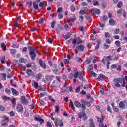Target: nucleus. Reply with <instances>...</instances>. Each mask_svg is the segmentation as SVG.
<instances>
[{
	"label": "nucleus",
	"instance_id": "nucleus-1",
	"mask_svg": "<svg viewBox=\"0 0 127 127\" xmlns=\"http://www.w3.org/2000/svg\"><path fill=\"white\" fill-rule=\"evenodd\" d=\"M114 82L116 87H117V88H120V87H121V84H122V87H125V86H126V81H125L124 78H115L114 79Z\"/></svg>",
	"mask_w": 127,
	"mask_h": 127
},
{
	"label": "nucleus",
	"instance_id": "nucleus-2",
	"mask_svg": "<svg viewBox=\"0 0 127 127\" xmlns=\"http://www.w3.org/2000/svg\"><path fill=\"white\" fill-rule=\"evenodd\" d=\"M29 50L30 52V56L32 60H34L35 57H36V54H35V49L33 47L30 46L29 47Z\"/></svg>",
	"mask_w": 127,
	"mask_h": 127
},
{
	"label": "nucleus",
	"instance_id": "nucleus-3",
	"mask_svg": "<svg viewBox=\"0 0 127 127\" xmlns=\"http://www.w3.org/2000/svg\"><path fill=\"white\" fill-rule=\"evenodd\" d=\"M81 102L82 103V110H86V105L88 107H90L91 106V103L90 102H86L85 100L81 99Z\"/></svg>",
	"mask_w": 127,
	"mask_h": 127
},
{
	"label": "nucleus",
	"instance_id": "nucleus-4",
	"mask_svg": "<svg viewBox=\"0 0 127 127\" xmlns=\"http://www.w3.org/2000/svg\"><path fill=\"white\" fill-rule=\"evenodd\" d=\"M127 106V100H124L121 101L119 103V107L120 109H125L126 107Z\"/></svg>",
	"mask_w": 127,
	"mask_h": 127
},
{
	"label": "nucleus",
	"instance_id": "nucleus-5",
	"mask_svg": "<svg viewBox=\"0 0 127 127\" xmlns=\"http://www.w3.org/2000/svg\"><path fill=\"white\" fill-rule=\"evenodd\" d=\"M78 118H79V119H81L82 118H83V121H84V122H86V121H87V115H86L85 113L80 112L79 113Z\"/></svg>",
	"mask_w": 127,
	"mask_h": 127
},
{
	"label": "nucleus",
	"instance_id": "nucleus-6",
	"mask_svg": "<svg viewBox=\"0 0 127 127\" xmlns=\"http://www.w3.org/2000/svg\"><path fill=\"white\" fill-rule=\"evenodd\" d=\"M55 125H58L59 127H63V122L60 119L57 118L55 119Z\"/></svg>",
	"mask_w": 127,
	"mask_h": 127
},
{
	"label": "nucleus",
	"instance_id": "nucleus-7",
	"mask_svg": "<svg viewBox=\"0 0 127 127\" xmlns=\"http://www.w3.org/2000/svg\"><path fill=\"white\" fill-rule=\"evenodd\" d=\"M76 49H77V50H78V51H79V52L84 51V50H85V46H84V45H83V44L78 45L76 46Z\"/></svg>",
	"mask_w": 127,
	"mask_h": 127
},
{
	"label": "nucleus",
	"instance_id": "nucleus-8",
	"mask_svg": "<svg viewBox=\"0 0 127 127\" xmlns=\"http://www.w3.org/2000/svg\"><path fill=\"white\" fill-rule=\"evenodd\" d=\"M122 14L123 15V17L125 18L126 16H127V14L126 13V11L125 10L121 9L117 11V14L119 15V14Z\"/></svg>",
	"mask_w": 127,
	"mask_h": 127
},
{
	"label": "nucleus",
	"instance_id": "nucleus-9",
	"mask_svg": "<svg viewBox=\"0 0 127 127\" xmlns=\"http://www.w3.org/2000/svg\"><path fill=\"white\" fill-rule=\"evenodd\" d=\"M39 64H40V66L43 68V69H45L46 68V65L45 64V63L43 61H42V59H40L39 60Z\"/></svg>",
	"mask_w": 127,
	"mask_h": 127
},
{
	"label": "nucleus",
	"instance_id": "nucleus-10",
	"mask_svg": "<svg viewBox=\"0 0 127 127\" xmlns=\"http://www.w3.org/2000/svg\"><path fill=\"white\" fill-rule=\"evenodd\" d=\"M72 43L73 44H76V43H77V44H81V43H82V40L80 38H78V40L77 38L73 39Z\"/></svg>",
	"mask_w": 127,
	"mask_h": 127
},
{
	"label": "nucleus",
	"instance_id": "nucleus-11",
	"mask_svg": "<svg viewBox=\"0 0 127 127\" xmlns=\"http://www.w3.org/2000/svg\"><path fill=\"white\" fill-rule=\"evenodd\" d=\"M16 110L18 113L20 112H22L23 111V107H22L21 104H17L16 106Z\"/></svg>",
	"mask_w": 127,
	"mask_h": 127
},
{
	"label": "nucleus",
	"instance_id": "nucleus-12",
	"mask_svg": "<svg viewBox=\"0 0 127 127\" xmlns=\"http://www.w3.org/2000/svg\"><path fill=\"white\" fill-rule=\"evenodd\" d=\"M21 101L22 104H28V100L26 99V98L24 96H22L21 97Z\"/></svg>",
	"mask_w": 127,
	"mask_h": 127
},
{
	"label": "nucleus",
	"instance_id": "nucleus-13",
	"mask_svg": "<svg viewBox=\"0 0 127 127\" xmlns=\"http://www.w3.org/2000/svg\"><path fill=\"white\" fill-rule=\"evenodd\" d=\"M98 79L99 81H105V79H106V76H105V75L101 74L98 76Z\"/></svg>",
	"mask_w": 127,
	"mask_h": 127
},
{
	"label": "nucleus",
	"instance_id": "nucleus-14",
	"mask_svg": "<svg viewBox=\"0 0 127 127\" xmlns=\"http://www.w3.org/2000/svg\"><path fill=\"white\" fill-rule=\"evenodd\" d=\"M74 104L76 108H81V107H82V104L81 103H80V102L78 101H75Z\"/></svg>",
	"mask_w": 127,
	"mask_h": 127
},
{
	"label": "nucleus",
	"instance_id": "nucleus-15",
	"mask_svg": "<svg viewBox=\"0 0 127 127\" xmlns=\"http://www.w3.org/2000/svg\"><path fill=\"white\" fill-rule=\"evenodd\" d=\"M109 23L111 26H115L116 21L114 19H110L109 21Z\"/></svg>",
	"mask_w": 127,
	"mask_h": 127
},
{
	"label": "nucleus",
	"instance_id": "nucleus-16",
	"mask_svg": "<svg viewBox=\"0 0 127 127\" xmlns=\"http://www.w3.org/2000/svg\"><path fill=\"white\" fill-rule=\"evenodd\" d=\"M101 116L102 118H99L97 119L98 122L100 123V124L103 123V122H104V120H105V116L103 115Z\"/></svg>",
	"mask_w": 127,
	"mask_h": 127
},
{
	"label": "nucleus",
	"instance_id": "nucleus-17",
	"mask_svg": "<svg viewBox=\"0 0 127 127\" xmlns=\"http://www.w3.org/2000/svg\"><path fill=\"white\" fill-rule=\"evenodd\" d=\"M90 127H95V122H94V120L93 119L90 118Z\"/></svg>",
	"mask_w": 127,
	"mask_h": 127
},
{
	"label": "nucleus",
	"instance_id": "nucleus-18",
	"mask_svg": "<svg viewBox=\"0 0 127 127\" xmlns=\"http://www.w3.org/2000/svg\"><path fill=\"white\" fill-rule=\"evenodd\" d=\"M12 94L14 96H18V92L14 88H11Z\"/></svg>",
	"mask_w": 127,
	"mask_h": 127
},
{
	"label": "nucleus",
	"instance_id": "nucleus-19",
	"mask_svg": "<svg viewBox=\"0 0 127 127\" xmlns=\"http://www.w3.org/2000/svg\"><path fill=\"white\" fill-rule=\"evenodd\" d=\"M11 102L13 105V107H15V106H16V99L13 98L11 99Z\"/></svg>",
	"mask_w": 127,
	"mask_h": 127
},
{
	"label": "nucleus",
	"instance_id": "nucleus-20",
	"mask_svg": "<svg viewBox=\"0 0 127 127\" xmlns=\"http://www.w3.org/2000/svg\"><path fill=\"white\" fill-rule=\"evenodd\" d=\"M32 86L34 87L35 89H38V83L36 81H34L33 83H32Z\"/></svg>",
	"mask_w": 127,
	"mask_h": 127
},
{
	"label": "nucleus",
	"instance_id": "nucleus-21",
	"mask_svg": "<svg viewBox=\"0 0 127 127\" xmlns=\"http://www.w3.org/2000/svg\"><path fill=\"white\" fill-rule=\"evenodd\" d=\"M87 10H88V8H85L83 10H81V11H80L79 14H81L82 15H84V14H85V12H86Z\"/></svg>",
	"mask_w": 127,
	"mask_h": 127
},
{
	"label": "nucleus",
	"instance_id": "nucleus-22",
	"mask_svg": "<svg viewBox=\"0 0 127 127\" xmlns=\"http://www.w3.org/2000/svg\"><path fill=\"white\" fill-rule=\"evenodd\" d=\"M26 73L28 74L29 76H31V75L33 74V72H32V70H31L30 69H27L26 70Z\"/></svg>",
	"mask_w": 127,
	"mask_h": 127
},
{
	"label": "nucleus",
	"instance_id": "nucleus-23",
	"mask_svg": "<svg viewBox=\"0 0 127 127\" xmlns=\"http://www.w3.org/2000/svg\"><path fill=\"white\" fill-rule=\"evenodd\" d=\"M2 80V81L6 80V74L2 73L1 74Z\"/></svg>",
	"mask_w": 127,
	"mask_h": 127
},
{
	"label": "nucleus",
	"instance_id": "nucleus-24",
	"mask_svg": "<svg viewBox=\"0 0 127 127\" xmlns=\"http://www.w3.org/2000/svg\"><path fill=\"white\" fill-rule=\"evenodd\" d=\"M3 118H4V119L2 121L3 123H4V122H8V121H9V117L6 116H4Z\"/></svg>",
	"mask_w": 127,
	"mask_h": 127
},
{
	"label": "nucleus",
	"instance_id": "nucleus-25",
	"mask_svg": "<svg viewBox=\"0 0 127 127\" xmlns=\"http://www.w3.org/2000/svg\"><path fill=\"white\" fill-rule=\"evenodd\" d=\"M33 6L35 9H38V4L36 2H34L33 3Z\"/></svg>",
	"mask_w": 127,
	"mask_h": 127
},
{
	"label": "nucleus",
	"instance_id": "nucleus-26",
	"mask_svg": "<svg viewBox=\"0 0 127 127\" xmlns=\"http://www.w3.org/2000/svg\"><path fill=\"white\" fill-rule=\"evenodd\" d=\"M78 76L80 80H83V76H84V74L83 73V72H79Z\"/></svg>",
	"mask_w": 127,
	"mask_h": 127
},
{
	"label": "nucleus",
	"instance_id": "nucleus-27",
	"mask_svg": "<svg viewBox=\"0 0 127 127\" xmlns=\"http://www.w3.org/2000/svg\"><path fill=\"white\" fill-rule=\"evenodd\" d=\"M18 65L21 69H22L23 70V71H25L26 70V67L23 66V65H22V64H18Z\"/></svg>",
	"mask_w": 127,
	"mask_h": 127
},
{
	"label": "nucleus",
	"instance_id": "nucleus-28",
	"mask_svg": "<svg viewBox=\"0 0 127 127\" xmlns=\"http://www.w3.org/2000/svg\"><path fill=\"white\" fill-rule=\"evenodd\" d=\"M1 48H2L4 51H5V50H6V46H5V44L2 43L1 44Z\"/></svg>",
	"mask_w": 127,
	"mask_h": 127
},
{
	"label": "nucleus",
	"instance_id": "nucleus-29",
	"mask_svg": "<svg viewBox=\"0 0 127 127\" xmlns=\"http://www.w3.org/2000/svg\"><path fill=\"white\" fill-rule=\"evenodd\" d=\"M39 6H40V7H41L43 9H44V8H45V6H46L44 5V4L43 2H40L39 4Z\"/></svg>",
	"mask_w": 127,
	"mask_h": 127
},
{
	"label": "nucleus",
	"instance_id": "nucleus-30",
	"mask_svg": "<svg viewBox=\"0 0 127 127\" xmlns=\"http://www.w3.org/2000/svg\"><path fill=\"white\" fill-rule=\"evenodd\" d=\"M70 104H71V108L72 109L73 111L75 112V106H74V103L72 100H70Z\"/></svg>",
	"mask_w": 127,
	"mask_h": 127
},
{
	"label": "nucleus",
	"instance_id": "nucleus-31",
	"mask_svg": "<svg viewBox=\"0 0 127 127\" xmlns=\"http://www.w3.org/2000/svg\"><path fill=\"white\" fill-rule=\"evenodd\" d=\"M93 11L94 12H95L96 14H100L101 13V12L100 11V9H94Z\"/></svg>",
	"mask_w": 127,
	"mask_h": 127
},
{
	"label": "nucleus",
	"instance_id": "nucleus-32",
	"mask_svg": "<svg viewBox=\"0 0 127 127\" xmlns=\"http://www.w3.org/2000/svg\"><path fill=\"white\" fill-rule=\"evenodd\" d=\"M99 47H100V41H97V45H96L95 49L96 50H98V49H99Z\"/></svg>",
	"mask_w": 127,
	"mask_h": 127
},
{
	"label": "nucleus",
	"instance_id": "nucleus-33",
	"mask_svg": "<svg viewBox=\"0 0 127 127\" xmlns=\"http://www.w3.org/2000/svg\"><path fill=\"white\" fill-rule=\"evenodd\" d=\"M2 98L3 100H5L6 101H8V100H10V97H7L6 96H4V95L2 96Z\"/></svg>",
	"mask_w": 127,
	"mask_h": 127
},
{
	"label": "nucleus",
	"instance_id": "nucleus-34",
	"mask_svg": "<svg viewBox=\"0 0 127 127\" xmlns=\"http://www.w3.org/2000/svg\"><path fill=\"white\" fill-rule=\"evenodd\" d=\"M93 5L95 6H98V5H100V4L99 3V2L94 0L93 1Z\"/></svg>",
	"mask_w": 127,
	"mask_h": 127
},
{
	"label": "nucleus",
	"instance_id": "nucleus-35",
	"mask_svg": "<svg viewBox=\"0 0 127 127\" xmlns=\"http://www.w3.org/2000/svg\"><path fill=\"white\" fill-rule=\"evenodd\" d=\"M47 94H46V92H44L40 94V98H42V97H45V96H47Z\"/></svg>",
	"mask_w": 127,
	"mask_h": 127
},
{
	"label": "nucleus",
	"instance_id": "nucleus-36",
	"mask_svg": "<svg viewBox=\"0 0 127 127\" xmlns=\"http://www.w3.org/2000/svg\"><path fill=\"white\" fill-rule=\"evenodd\" d=\"M10 51L12 54H15L16 53V50L15 49H10Z\"/></svg>",
	"mask_w": 127,
	"mask_h": 127
},
{
	"label": "nucleus",
	"instance_id": "nucleus-37",
	"mask_svg": "<svg viewBox=\"0 0 127 127\" xmlns=\"http://www.w3.org/2000/svg\"><path fill=\"white\" fill-rule=\"evenodd\" d=\"M115 44H116L118 47H120V45H121V43H120V41H116L115 42Z\"/></svg>",
	"mask_w": 127,
	"mask_h": 127
},
{
	"label": "nucleus",
	"instance_id": "nucleus-38",
	"mask_svg": "<svg viewBox=\"0 0 127 127\" xmlns=\"http://www.w3.org/2000/svg\"><path fill=\"white\" fill-rule=\"evenodd\" d=\"M58 16L59 17V19H61L62 18H63L64 16L62 14V13H59L58 15Z\"/></svg>",
	"mask_w": 127,
	"mask_h": 127
},
{
	"label": "nucleus",
	"instance_id": "nucleus-39",
	"mask_svg": "<svg viewBox=\"0 0 127 127\" xmlns=\"http://www.w3.org/2000/svg\"><path fill=\"white\" fill-rule=\"evenodd\" d=\"M117 6L119 8H121V7H122V6H123V3L122 2H119L118 3V4H117Z\"/></svg>",
	"mask_w": 127,
	"mask_h": 127
},
{
	"label": "nucleus",
	"instance_id": "nucleus-40",
	"mask_svg": "<svg viewBox=\"0 0 127 127\" xmlns=\"http://www.w3.org/2000/svg\"><path fill=\"white\" fill-rule=\"evenodd\" d=\"M71 11H72L73 12H74V11H75V10H76V8H75V6L74 5H72L71 6Z\"/></svg>",
	"mask_w": 127,
	"mask_h": 127
},
{
	"label": "nucleus",
	"instance_id": "nucleus-41",
	"mask_svg": "<svg viewBox=\"0 0 127 127\" xmlns=\"http://www.w3.org/2000/svg\"><path fill=\"white\" fill-rule=\"evenodd\" d=\"M110 59H111V56L105 57V61L109 62V61H110Z\"/></svg>",
	"mask_w": 127,
	"mask_h": 127
},
{
	"label": "nucleus",
	"instance_id": "nucleus-42",
	"mask_svg": "<svg viewBox=\"0 0 127 127\" xmlns=\"http://www.w3.org/2000/svg\"><path fill=\"white\" fill-rule=\"evenodd\" d=\"M74 77L75 79H77L78 77H79V72H76L74 75Z\"/></svg>",
	"mask_w": 127,
	"mask_h": 127
},
{
	"label": "nucleus",
	"instance_id": "nucleus-43",
	"mask_svg": "<svg viewBox=\"0 0 127 127\" xmlns=\"http://www.w3.org/2000/svg\"><path fill=\"white\" fill-rule=\"evenodd\" d=\"M91 75H92V76H93V77H94V78H96V77H97V74H96L95 73V72L91 71Z\"/></svg>",
	"mask_w": 127,
	"mask_h": 127
},
{
	"label": "nucleus",
	"instance_id": "nucleus-44",
	"mask_svg": "<svg viewBox=\"0 0 127 127\" xmlns=\"http://www.w3.org/2000/svg\"><path fill=\"white\" fill-rule=\"evenodd\" d=\"M105 42L108 44H111V43H112V41H110V39H107Z\"/></svg>",
	"mask_w": 127,
	"mask_h": 127
},
{
	"label": "nucleus",
	"instance_id": "nucleus-45",
	"mask_svg": "<svg viewBox=\"0 0 127 127\" xmlns=\"http://www.w3.org/2000/svg\"><path fill=\"white\" fill-rule=\"evenodd\" d=\"M19 62L21 63H24L25 62V60L24 58H22L19 59Z\"/></svg>",
	"mask_w": 127,
	"mask_h": 127
},
{
	"label": "nucleus",
	"instance_id": "nucleus-46",
	"mask_svg": "<svg viewBox=\"0 0 127 127\" xmlns=\"http://www.w3.org/2000/svg\"><path fill=\"white\" fill-rule=\"evenodd\" d=\"M47 127H52V125H51L50 122H47Z\"/></svg>",
	"mask_w": 127,
	"mask_h": 127
},
{
	"label": "nucleus",
	"instance_id": "nucleus-47",
	"mask_svg": "<svg viewBox=\"0 0 127 127\" xmlns=\"http://www.w3.org/2000/svg\"><path fill=\"white\" fill-rule=\"evenodd\" d=\"M71 37V36L69 35V34H68L67 35H65V39H66V40H67V39H69V38H70Z\"/></svg>",
	"mask_w": 127,
	"mask_h": 127
},
{
	"label": "nucleus",
	"instance_id": "nucleus-48",
	"mask_svg": "<svg viewBox=\"0 0 127 127\" xmlns=\"http://www.w3.org/2000/svg\"><path fill=\"white\" fill-rule=\"evenodd\" d=\"M102 7H103V8H106V7H107V3H106L105 2L102 3Z\"/></svg>",
	"mask_w": 127,
	"mask_h": 127
},
{
	"label": "nucleus",
	"instance_id": "nucleus-49",
	"mask_svg": "<svg viewBox=\"0 0 127 127\" xmlns=\"http://www.w3.org/2000/svg\"><path fill=\"white\" fill-rule=\"evenodd\" d=\"M120 32V30L119 29H116L114 30V34H118Z\"/></svg>",
	"mask_w": 127,
	"mask_h": 127
},
{
	"label": "nucleus",
	"instance_id": "nucleus-50",
	"mask_svg": "<svg viewBox=\"0 0 127 127\" xmlns=\"http://www.w3.org/2000/svg\"><path fill=\"white\" fill-rule=\"evenodd\" d=\"M103 21H107L108 20V17L107 16H103Z\"/></svg>",
	"mask_w": 127,
	"mask_h": 127
},
{
	"label": "nucleus",
	"instance_id": "nucleus-51",
	"mask_svg": "<svg viewBox=\"0 0 127 127\" xmlns=\"http://www.w3.org/2000/svg\"><path fill=\"white\" fill-rule=\"evenodd\" d=\"M5 92L6 94H8V95H9V94H10V90L8 89V88H6L5 89Z\"/></svg>",
	"mask_w": 127,
	"mask_h": 127
},
{
	"label": "nucleus",
	"instance_id": "nucleus-52",
	"mask_svg": "<svg viewBox=\"0 0 127 127\" xmlns=\"http://www.w3.org/2000/svg\"><path fill=\"white\" fill-rule=\"evenodd\" d=\"M41 77H42V76L41 75V74L39 73L37 74V79H41Z\"/></svg>",
	"mask_w": 127,
	"mask_h": 127
},
{
	"label": "nucleus",
	"instance_id": "nucleus-53",
	"mask_svg": "<svg viewBox=\"0 0 127 127\" xmlns=\"http://www.w3.org/2000/svg\"><path fill=\"white\" fill-rule=\"evenodd\" d=\"M80 88H81V86H79L77 88H76V89L75 90L76 93H79V92H80Z\"/></svg>",
	"mask_w": 127,
	"mask_h": 127
},
{
	"label": "nucleus",
	"instance_id": "nucleus-54",
	"mask_svg": "<svg viewBox=\"0 0 127 127\" xmlns=\"http://www.w3.org/2000/svg\"><path fill=\"white\" fill-rule=\"evenodd\" d=\"M61 11H62V7H59L57 10V12H58V13H59V12H61Z\"/></svg>",
	"mask_w": 127,
	"mask_h": 127
},
{
	"label": "nucleus",
	"instance_id": "nucleus-55",
	"mask_svg": "<svg viewBox=\"0 0 127 127\" xmlns=\"http://www.w3.org/2000/svg\"><path fill=\"white\" fill-rule=\"evenodd\" d=\"M4 110H5L4 107H3V106L2 105H0V111H4Z\"/></svg>",
	"mask_w": 127,
	"mask_h": 127
},
{
	"label": "nucleus",
	"instance_id": "nucleus-56",
	"mask_svg": "<svg viewBox=\"0 0 127 127\" xmlns=\"http://www.w3.org/2000/svg\"><path fill=\"white\" fill-rule=\"evenodd\" d=\"M76 60L78 62H82V59L80 57H77Z\"/></svg>",
	"mask_w": 127,
	"mask_h": 127
},
{
	"label": "nucleus",
	"instance_id": "nucleus-57",
	"mask_svg": "<svg viewBox=\"0 0 127 127\" xmlns=\"http://www.w3.org/2000/svg\"><path fill=\"white\" fill-rule=\"evenodd\" d=\"M104 46L106 49H109V45L107 44L106 43L104 44Z\"/></svg>",
	"mask_w": 127,
	"mask_h": 127
},
{
	"label": "nucleus",
	"instance_id": "nucleus-58",
	"mask_svg": "<svg viewBox=\"0 0 127 127\" xmlns=\"http://www.w3.org/2000/svg\"><path fill=\"white\" fill-rule=\"evenodd\" d=\"M110 34H109L108 32H105V37L108 38L110 37Z\"/></svg>",
	"mask_w": 127,
	"mask_h": 127
},
{
	"label": "nucleus",
	"instance_id": "nucleus-59",
	"mask_svg": "<svg viewBox=\"0 0 127 127\" xmlns=\"http://www.w3.org/2000/svg\"><path fill=\"white\" fill-rule=\"evenodd\" d=\"M15 115V113H14V112L13 111H11L10 113V116H11V117H13Z\"/></svg>",
	"mask_w": 127,
	"mask_h": 127
},
{
	"label": "nucleus",
	"instance_id": "nucleus-60",
	"mask_svg": "<svg viewBox=\"0 0 127 127\" xmlns=\"http://www.w3.org/2000/svg\"><path fill=\"white\" fill-rule=\"evenodd\" d=\"M113 109L114 110V111H115V112H118L119 109H118V108L115 107V106H113Z\"/></svg>",
	"mask_w": 127,
	"mask_h": 127
},
{
	"label": "nucleus",
	"instance_id": "nucleus-61",
	"mask_svg": "<svg viewBox=\"0 0 127 127\" xmlns=\"http://www.w3.org/2000/svg\"><path fill=\"white\" fill-rule=\"evenodd\" d=\"M60 107L58 106H56L55 107V112H57L59 111Z\"/></svg>",
	"mask_w": 127,
	"mask_h": 127
},
{
	"label": "nucleus",
	"instance_id": "nucleus-62",
	"mask_svg": "<svg viewBox=\"0 0 127 127\" xmlns=\"http://www.w3.org/2000/svg\"><path fill=\"white\" fill-rule=\"evenodd\" d=\"M27 4H28L29 7H31V6H32V2H28L27 3Z\"/></svg>",
	"mask_w": 127,
	"mask_h": 127
},
{
	"label": "nucleus",
	"instance_id": "nucleus-63",
	"mask_svg": "<svg viewBox=\"0 0 127 127\" xmlns=\"http://www.w3.org/2000/svg\"><path fill=\"white\" fill-rule=\"evenodd\" d=\"M79 19L80 20V21H83V20H84V16L81 15L79 16Z\"/></svg>",
	"mask_w": 127,
	"mask_h": 127
},
{
	"label": "nucleus",
	"instance_id": "nucleus-64",
	"mask_svg": "<svg viewBox=\"0 0 127 127\" xmlns=\"http://www.w3.org/2000/svg\"><path fill=\"white\" fill-rule=\"evenodd\" d=\"M99 127H107V126H104V124H103V123H100L99 124Z\"/></svg>",
	"mask_w": 127,
	"mask_h": 127
}]
</instances>
